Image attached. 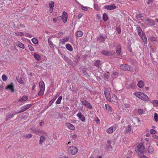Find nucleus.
<instances>
[{
  "label": "nucleus",
  "instance_id": "23",
  "mask_svg": "<svg viewBox=\"0 0 158 158\" xmlns=\"http://www.w3.org/2000/svg\"><path fill=\"white\" fill-rule=\"evenodd\" d=\"M154 151V148L152 146H149L148 148V152L150 154L152 153Z\"/></svg>",
  "mask_w": 158,
  "mask_h": 158
},
{
  "label": "nucleus",
  "instance_id": "53",
  "mask_svg": "<svg viewBox=\"0 0 158 158\" xmlns=\"http://www.w3.org/2000/svg\"><path fill=\"white\" fill-rule=\"evenodd\" d=\"M94 6L95 9L98 10L99 9V7L97 4H94Z\"/></svg>",
  "mask_w": 158,
  "mask_h": 158
},
{
  "label": "nucleus",
  "instance_id": "29",
  "mask_svg": "<svg viewBox=\"0 0 158 158\" xmlns=\"http://www.w3.org/2000/svg\"><path fill=\"white\" fill-rule=\"evenodd\" d=\"M46 138L44 136H41L40 139L39 141V143L42 144L45 140Z\"/></svg>",
  "mask_w": 158,
  "mask_h": 158
},
{
  "label": "nucleus",
  "instance_id": "55",
  "mask_svg": "<svg viewBox=\"0 0 158 158\" xmlns=\"http://www.w3.org/2000/svg\"><path fill=\"white\" fill-rule=\"evenodd\" d=\"M29 47V49L31 51H34V48L33 47H32L31 46H30Z\"/></svg>",
  "mask_w": 158,
  "mask_h": 158
},
{
  "label": "nucleus",
  "instance_id": "20",
  "mask_svg": "<svg viewBox=\"0 0 158 158\" xmlns=\"http://www.w3.org/2000/svg\"><path fill=\"white\" fill-rule=\"evenodd\" d=\"M143 96L141 99L144 101L148 102L149 101V99L148 96L145 94H142Z\"/></svg>",
  "mask_w": 158,
  "mask_h": 158
},
{
  "label": "nucleus",
  "instance_id": "26",
  "mask_svg": "<svg viewBox=\"0 0 158 158\" xmlns=\"http://www.w3.org/2000/svg\"><path fill=\"white\" fill-rule=\"evenodd\" d=\"M137 85L139 87L142 88L144 85V82L142 81H139L138 82Z\"/></svg>",
  "mask_w": 158,
  "mask_h": 158
},
{
  "label": "nucleus",
  "instance_id": "28",
  "mask_svg": "<svg viewBox=\"0 0 158 158\" xmlns=\"http://www.w3.org/2000/svg\"><path fill=\"white\" fill-rule=\"evenodd\" d=\"M105 107L106 109L109 112H111L112 111V109L110 106L107 104H106Z\"/></svg>",
  "mask_w": 158,
  "mask_h": 158
},
{
  "label": "nucleus",
  "instance_id": "51",
  "mask_svg": "<svg viewBox=\"0 0 158 158\" xmlns=\"http://www.w3.org/2000/svg\"><path fill=\"white\" fill-rule=\"evenodd\" d=\"M156 131L153 129H151L150 130V132L151 134H154L156 133Z\"/></svg>",
  "mask_w": 158,
  "mask_h": 158
},
{
  "label": "nucleus",
  "instance_id": "25",
  "mask_svg": "<svg viewBox=\"0 0 158 158\" xmlns=\"http://www.w3.org/2000/svg\"><path fill=\"white\" fill-rule=\"evenodd\" d=\"M83 32L81 31H78L76 32V35L77 38L81 37L83 35Z\"/></svg>",
  "mask_w": 158,
  "mask_h": 158
},
{
  "label": "nucleus",
  "instance_id": "61",
  "mask_svg": "<svg viewBox=\"0 0 158 158\" xmlns=\"http://www.w3.org/2000/svg\"><path fill=\"white\" fill-rule=\"evenodd\" d=\"M147 156L144 155H142L140 156V158H146Z\"/></svg>",
  "mask_w": 158,
  "mask_h": 158
},
{
  "label": "nucleus",
  "instance_id": "15",
  "mask_svg": "<svg viewBox=\"0 0 158 158\" xmlns=\"http://www.w3.org/2000/svg\"><path fill=\"white\" fill-rule=\"evenodd\" d=\"M66 126L68 128L72 130L73 131L75 129V127L73 125L69 123H66Z\"/></svg>",
  "mask_w": 158,
  "mask_h": 158
},
{
  "label": "nucleus",
  "instance_id": "17",
  "mask_svg": "<svg viewBox=\"0 0 158 158\" xmlns=\"http://www.w3.org/2000/svg\"><path fill=\"white\" fill-rule=\"evenodd\" d=\"M15 45L17 46H18L20 48L22 49H24L25 48V46L24 45L22 44V43L20 42L19 41L16 42Z\"/></svg>",
  "mask_w": 158,
  "mask_h": 158
},
{
  "label": "nucleus",
  "instance_id": "39",
  "mask_svg": "<svg viewBox=\"0 0 158 158\" xmlns=\"http://www.w3.org/2000/svg\"><path fill=\"white\" fill-rule=\"evenodd\" d=\"M45 89H40V90L38 93L39 95L41 96L44 94Z\"/></svg>",
  "mask_w": 158,
  "mask_h": 158
},
{
  "label": "nucleus",
  "instance_id": "38",
  "mask_svg": "<svg viewBox=\"0 0 158 158\" xmlns=\"http://www.w3.org/2000/svg\"><path fill=\"white\" fill-rule=\"evenodd\" d=\"M152 103L154 106H158V100H153Z\"/></svg>",
  "mask_w": 158,
  "mask_h": 158
},
{
  "label": "nucleus",
  "instance_id": "33",
  "mask_svg": "<svg viewBox=\"0 0 158 158\" xmlns=\"http://www.w3.org/2000/svg\"><path fill=\"white\" fill-rule=\"evenodd\" d=\"M34 56L37 60H40L41 59L40 56L37 54L34 53Z\"/></svg>",
  "mask_w": 158,
  "mask_h": 158
},
{
  "label": "nucleus",
  "instance_id": "8",
  "mask_svg": "<svg viewBox=\"0 0 158 158\" xmlns=\"http://www.w3.org/2000/svg\"><path fill=\"white\" fill-rule=\"evenodd\" d=\"M31 106V105L30 104H28L22 106L21 108V110L19 112H17L16 113H19L20 112H22L25 111L27 109H29Z\"/></svg>",
  "mask_w": 158,
  "mask_h": 158
},
{
  "label": "nucleus",
  "instance_id": "32",
  "mask_svg": "<svg viewBox=\"0 0 158 158\" xmlns=\"http://www.w3.org/2000/svg\"><path fill=\"white\" fill-rule=\"evenodd\" d=\"M131 127L130 125H128L126 128V132L127 133H131Z\"/></svg>",
  "mask_w": 158,
  "mask_h": 158
},
{
  "label": "nucleus",
  "instance_id": "27",
  "mask_svg": "<svg viewBox=\"0 0 158 158\" xmlns=\"http://www.w3.org/2000/svg\"><path fill=\"white\" fill-rule=\"evenodd\" d=\"M65 47L67 49L70 51H73V48L72 46L69 44H67L66 45Z\"/></svg>",
  "mask_w": 158,
  "mask_h": 158
},
{
  "label": "nucleus",
  "instance_id": "37",
  "mask_svg": "<svg viewBox=\"0 0 158 158\" xmlns=\"http://www.w3.org/2000/svg\"><path fill=\"white\" fill-rule=\"evenodd\" d=\"M28 99V98L26 96H24L22 97L19 100V102H23L26 101Z\"/></svg>",
  "mask_w": 158,
  "mask_h": 158
},
{
  "label": "nucleus",
  "instance_id": "22",
  "mask_svg": "<svg viewBox=\"0 0 158 158\" xmlns=\"http://www.w3.org/2000/svg\"><path fill=\"white\" fill-rule=\"evenodd\" d=\"M111 141L110 140H108L107 141V144L106 145V148H108L109 151H110L112 149V146L111 145Z\"/></svg>",
  "mask_w": 158,
  "mask_h": 158
},
{
  "label": "nucleus",
  "instance_id": "21",
  "mask_svg": "<svg viewBox=\"0 0 158 158\" xmlns=\"http://www.w3.org/2000/svg\"><path fill=\"white\" fill-rule=\"evenodd\" d=\"M134 94L137 97L140 99H141L143 96L142 94H143V93L140 92H137L135 93Z\"/></svg>",
  "mask_w": 158,
  "mask_h": 158
},
{
  "label": "nucleus",
  "instance_id": "63",
  "mask_svg": "<svg viewBox=\"0 0 158 158\" xmlns=\"http://www.w3.org/2000/svg\"><path fill=\"white\" fill-rule=\"evenodd\" d=\"M118 74V73L116 72H114L113 73V75L114 76H116Z\"/></svg>",
  "mask_w": 158,
  "mask_h": 158
},
{
  "label": "nucleus",
  "instance_id": "49",
  "mask_svg": "<svg viewBox=\"0 0 158 158\" xmlns=\"http://www.w3.org/2000/svg\"><path fill=\"white\" fill-rule=\"evenodd\" d=\"M158 115L156 113L154 114V118L155 120V121L156 122H157L158 121Z\"/></svg>",
  "mask_w": 158,
  "mask_h": 158
},
{
  "label": "nucleus",
  "instance_id": "13",
  "mask_svg": "<svg viewBox=\"0 0 158 158\" xmlns=\"http://www.w3.org/2000/svg\"><path fill=\"white\" fill-rule=\"evenodd\" d=\"M49 12L50 13H52L53 10V7H54V2L53 1H50L49 3Z\"/></svg>",
  "mask_w": 158,
  "mask_h": 158
},
{
  "label": "nucleus",
  "instance_id": "10",
  "mask_svg": "<svg viewBox=\"0 0 158 158\" xmlns=\"http://www.w3.org/2000/svg\"><path fill=\"white\" fill-rule=\"evenodd\" d=\"M101 53L106 56L113 55L114 53V52H109L105 50H103L101 52Z\"/></svg>",
  "mask_w": 158,
  "mask_h": 158
},
{
  "label": "nucleus",
  "instance_id": "48",
  "mask_svg": "<svg viewBox=\"0 0 158 158\" xmlns=\"http://www.w3.org/2000/svg\"><path fill=\"white\" fill-rule=\"evenodd\" d=\"M2 80L4 81H6L7 79V77L5 75H3L2 76Z\"/></svg>",
  "mask_w": 158,
  "mask_h": 158
},
{
  "label": "nucleus",
  "instance_id": "50",
  "mask_svg": "<svg viewBox=\"0 0 158 158\" xmlns=\"http://www.w3.org/2000/svg\"><path fill=\"white\" fill-rule=\"evenodd\" d=\"M24 137L25 138H31L32 137V135L31 134H27L24 135Z\"/></svg>",
  "mask_w": 158,
  "mask_h": 158
},
{
  "label": "nucleus",
  "instance_id": "7",
  "mask_svg": "<svg viewBox=\"0 0 158 158\" xmlns=\"http://www.w3.org/2000/svg\"><path fill=\"white\" fill-rule=\"evenodd\" d=\"M67 13L65 11H63L61 16V19L64 23H65L67 22Z\"/></svg>",
  "mask_w": 158,
  "mask_h": 158
},
{
  "label": "nucleus",
  "instance_id": "35",
  "mask_svg": "<svg viewBox=\"0 0 158 158\" xmlns=\"http://www.w3.org/2000/svg\"><path fill=\"white\" fill-rule=\"evenodd\" d=\"M112 101L114 102H117L118 101V98L115 95H113L112 97Z\"/></svg>",
  "mask_w": 158,
  "mask_h": 158
},
{
  "label": "nucleus",
  "instance_id": "42",
  "mask_svg": "<svg viewBox=\"0 0 158 158\" xmlns=\"http://www.w3.org/2000/svg\"><path fill=\"white\" fill-rule=\"evenodd\" d=\"M32 41L34 44H37L38 43V40L35 38H33L31 40Z\"/></svg>",
  "mask_w": 158,
  "mask_h": 158
},
{
  "label": "nucleus",
  "instance_id": "59",
  "mask_svg": "<svg viewBox=\"0 0 158 158\" xmlns=\"http://www.w3.org/2000/svg\"><path fill=\"white\" fill-rule=\"evenodd\" d=\"M26 36L28 37H32V35L31 34H30L29 33L26 34Z\"/></svg>",
  "mask_w": 158,
  "mask_h": 158
},
{
  "label": "nucleus",
  "instance_id": "40",
  "mask_svg": "<svg viewBox=\"0 0 158 158\" xmlns=\"http://www.w3.org/2000/svg\"><path fill=\"white\" fill-rule=\"evenodd\" d=\"M105 37L103 36L102 35H101L100 37L98 38V40L101 41L102 42H103L105 40Z\"/></svg>",
  "mask_w": 158,
  "mask_h": 158
},
{
  "label": "nucleus",
  "instance_id": "60",
  "mask_svg": "<svg viewBox=\"0 0 158 158\" xmlns=\"http://www.w3.org/2000/svg\"><path fill=\"white\" fill-rule=\"evenodd\" d=\"M152 137L153 138H155V139H158V136H157V135H153L152 136Z\"/></svg>",
  "mask_w": 158,
  "mask_h": 158
},
{
  "label": "nucleus",
  "instance_id": "45",
  "mask_svg": "<svg viewBox=\"0 0 158 158\" xmlns=\"http://www.w3.org/2000/svg\"><path fill=\"white\" fill-rule=\"evenodd\" d=\"M59 95V94H57V95L56 96H55L53 98V99H52L50 102V103L51 104H52L54 102L55 100L57 98V97Z\"/></svg>",
  "mask_w": 158,
  "mask_h": 158
},
{
  "label": "nucleus",
  "instance_id": "1",
  "mask_svg": "<svg viewBox=\"0 0 158 158\" xmlns=\"http://www.w3.org/2000/svg\"><path fill=\"white\" fill-rule=\"evenodd\" d=\"M143 22L147 25V27L154 26L155 25V21L152 19H145L143 20Z\"/></svg>",
  "mask_w": 158,
  "mask_h": 158
},
{
  "label": "nucleus",
  "instance_id": "2",
  "mask_svg": "<svg viewBox=\"0 0 158 158\" xmlns=\"http://www.w3.org/2000/svg\"><path fill=\"white\" fill-rule=\"evenodd\" d=\"M68 152L72 155H75L77 152V148L74 146L70 147L68 150Z\"/></svg>",
  "mask_w": 158,
  "mask_h": 158
},
{
  "label": "nucleus",
  "instance_id": "3",
  "mask_svg": "<svg viewBox=\"0 0 158 158\" xmlns=\"http://www.w3.org/2000/svg\"><path fill=\"white\" fill-rule=\"evenodd\" d=\"M104 91L106 99L109 102H111L109 90L105 88L104 89Z\"/></svg>",
  "mask_w": 158,
  "mask_h": 158
},
{
  "label": "nucleus",
  "instance_id": "44",
  "mask_svg": "<svg viewBox=\"0 0 158 158\" xmlns=\"http://www.w3.org/2000/svg\"><path fill=\"white\" fill-rule=\"evenodd\" d=\"M136 18L137 19H140L142 17V15L140 13L137 14L136 15Z\"/></svg>",
  "mask_w": 158,
  "mask_h": 158
},
{
  "label": "nucleus",
  "instance_id": "46",
  "mask_svg": "<svg viewBox=\"0 0 158 158\" xmlns=\"http://www.w3.org/2000/svg\"><path fill=\"white\" fill-rule=\"evenodd\" d=\"M136 86V83H132L130 85L129 87L133 89L135 88Z\"/></svg>",
  "mask_w": 158,
  "mask_h": 158
},
{
  "label": "nucleus",
  "instance_id": "58",
  "mask_svg": "<svg viewBox=\"0 0 158 158\" xmlns=\"http://www.w3.org/2000/svg\"><path fill=\"white\" fill-rule=\"evenodd\" d=\"M82 16V14H80L78 15V18L79 19H80Z\"/></svg>",
  "mask_w": 158,
  "mask_h": 158
},
{
  "label": "nucleus",
  "instance_id": "24",
  "mask_svg": "<svg viewBox=\"0 0 158 158\" xmlns=\"http://www.w3.org/2000/svg\"><path fill=\"white\" fill-rule=\"evenodd\" d=\"M39 87L40 89H45L44 83L43 81H41L39 84Z\"/></svg>",
  "mask_w": 158,
  "mask_h": 158
},
{
  "label": "nucleus",
  "instance_id": "36",
  "mask_svg": "<svg viewBox=\"0 0 158 158\" xmlns=\"http://www.w3.org/2000/svg\"><path fill=\"white\" fill-rule=\"evenodd\" d=\"M16 80L19 83L21 84H23L24 82L22 79L19 77H18L16 78Z\"/></svg>",
  "mask_w": 158,
  "mask_h": 158
},
{
  "label": "nucleus",
  "instance_id": "30",
  "mask_svg": "<svg viewBox=\"0 0 158 158\" xmlns=\"http://www.w3.org/2000/svg\"><path fill=\"white\" fill-rule=\"evenodd\" d=\"M95 65L97 67H101L102 65L101 61L99 60L96 61L95 63Z\"/></svg>",
  "mask_w": 158,
  "mask_h": 158
},
{
  "label": "nucleus",
  "instance_id": "62",
  "mask_svg": "<svg viewBox=\"0 0 158 158\" xmlns=\"http://www.w3.org/2000/svg\"><path fill=\"white\" fill-rule=\"evenodd\" d=\"M59 158H69L68 157H67L64 156H60Z\"/></svg>",
  "mask_w": 158,
  "mask_h": 158
},
{
  "label": "nucleus",
  "instance_id": "9",
  "mask_svg": "<svg viewBox=\"0 0 158 158\" xmlns=\"http://www.w3.org/2000/svg\"><path fill=\"white\" fill-rule=\"evenodd\" d=\"M116 6L114 4H112L109 5H106L104 6V8L108 10H112L116 8Z\"/></svg>",
  "mask_w": 158,
  "mask_h": 158
},
{
  "label": "nucleus",
  "instance_id": "14",
  "mask_svg": "<svg viewBox=\"0 0 158 158\" xmlns=\"http://www.w3.org/2000/svg\"><path fill=\"white\" fill-rule=\"evenodd\" d=\"M136 30L137 31L138 34L140 37L142 36V35L144 34V32L139 27L137 26L136 27Z\"/></svg>",
  "mask_w": 158,
  "mask_h": 158
},
{
  "label": "nucleus",
  "instance_id": "41",
  "mask_svg": "<svg viewBox=\"0 0 158 158\" xmlns=\"http://www.w3.org/2000/svg\"><path fill=\"white\" fill-rule=\"evenodd\" d=\"M62 99V97L61 96H60L57 99L56 102V104H60V103Z\"/></svg>",
  "mask_w": 158,
  "mask_h": 158
},
{
  "label": "nucleus",
  "instance_id": "52",
  "mask_svg": "<svg viewBox=\"0 0 158 158\" xmlns=\"http://www.w3.org/2000/svg\"><path fill=\"white\" fill-rule=\"evenodd\" d=\"M81 8L82 9L86 11L88 10V8L86 7L81 6Z\"/></svg>",
  "mask_w": 158,
  "mask_h": 158
},
{
  "label": "nucleus",
  "instance_id": "47",
  "mask_svg": "<svg viewBox=\"0 0 158 158\" xmlns=\"http://www.w3.org/2000/svg\"><path fill=\"white\" fill-rule=\"evenodd\" d=\"M124 107L127 109V110H129V109L130 108V105L128 104L125 103L124 104Z\"/></svg>",
  "mask_w": 158,
  "mask_h": 158
},
{
  "label": "nucleus",
  "instance_id": "34",
  "mask_svg": "<svg viewBox=\"0 0 158 158\" xmlns=\"http://www.w3.org/2000/svg\"><path fill=\"white\" fill-rule=\"evenodd\" d=\"M108 15L105 13L103 14L102 19L105 21H106L108 19Z\"/></svg>",
  "mask_w": 158,
  "mask_h": 158
},
{
  "label": "nucleus",
  "instance_id": "54",
  "mask_svg": "<svg viewBox=\"0 0 158 158\" xmlns=\"http://www.w3.org/2000/svg\"><path fill=\"white\" fill-rule=\"evenodd\" d=\"M117 31L118 34H120L121 32V29L119 27H118L117 28Z\"/></svg>",
  "mask_w": 158,
  "mask_h": 158
},
{
  "label": "nucleus",
  "instance_id": "18",
  "mask_svg": "<svg viewBox=\"0 0 158 158\" xmlns=\"http://www.w3.org/2000/svg\"><path fill=\"white\" fill-rule=\"evenodd\" d=\"M121 52V46L118 44L116 46V53L118 55H120Z\"/></svg>",
  "mask_w": 158,
  "mask_h": 158
},
{
  "label": "nucleus",
  "instance_id": "64",
  "mask_svg": "<svg viewBox=\"0 0 158 158\" xmlns=\"http://www.w3.org/2000/svg\"><path fill=\"white\" fill-rule=\"evenodd\" d=\"M57 20V19L56 18H55L53 19V21L54 22H56Z\"/></svg>",
  "mask_w": 158,
  "mask_h": 158
},
{
  "label": "nucleus",
  "instance_id": "16",
  "mask_svg": "<svg viewBox=\"0 0 158 158\" xmlns=\"http://www.w3.org/2000/svg\"><path fill=\"white\" fill-rule=\"evenodd\" d=\"M6 89H10L12 92H13L14 91V86L12 83H11L10 85H8L6 86Z\"/></svg>",
  "mask_w": 158,
  "mask_h": 158
},
{
  "label": "nucleus",
  "instance_id": "43",
  "mask_svg": "<svg viewBox=\"0 0 158 158\" xmlns=\"http://www.w3.org/2000/svg\"><path fill=\"white\" fill-rule=\"evenodd\" d=\"M15 34L17 36H22L23 35V34L21 32L17 31L15 33Z\"/></svg>",
  "mask_w": 158,
  "mask_h": 158
},
{
  "label": "nucleus",
  "instance_id": "12",
  "mask_svg": "<svg viewBox=\"0 0 158 158\" xmlns=\"http://www.w3.org/2000/svg\"><path fill=\"white\" fill-rule=\"evenodd\" d=\"M77 116L83 122H84L85 120V118L82 114L81 112H79L77 114Z\"/></svg>",
  "mask_w": 158,
  "mask_h": 158
},
{
  "label": "nucleus",
  "instance_id": "31",
  "mask_svg": "<svg viewBox=\"0 0 158 158\" xmlns=\"http://www.w3.org/2000/svg\"><path fill=\"white\" fill-rule=\"evenodd\" d=\"M143 40V41L145 44H147L148 41L147 38L145 34L142 35V36L140 37Z\"/></svg>",
  "mask_w": 158,
  "mask_h": 158
},
{
  "label": "nucleus",
  "instance_id": "56",
  "mask_svg": "<svg viewBox=\"0 0 158 158\" xmlns=\"http://www.w3.org/2000/svg\"><path fill=\"white\" fill-rule=\"evenodd\" d=\"M48 43L49 44V45H50V46H52V45H53V44H52V41L51 40H48Z\"/></svg>",
  "mask_w": 158,
  "mask_h": 158
},
{
  "label": "nucleus",
  "instance_id": "57",
  "mask_svg": "<svg viewBox=\"0 0 158 158\" xmlns=\"http://www.w3.org/2000/svg\"><path fill=\"white\" fill-rule=\"evenodd\" d=\"M138 112L140 114H142L143 113V111L141 109H139L138 110Z\"/></svg>",
  "mask_w": 158,
  "mask_h": 158
},
{
  "label": "nucleus",
  "instance_id": "6",
  "mask_svg": "<svg viewBox=\"0 0 158 158\" xmlns=\"http://www.w3.org/2000/svg\"><path fill=\"white\" fill-rule=\"evenodd\" d=\"M138 151L141 153H143L145 149V147L142 144H139L137 146Z\"/></svg>",
  "mask_w": 158,
  "mask_h": 158
},
{
  "label": "nucleus",
  "instance_id": "19",
  "mask_svg": "<svg viewBox=\"0 0 158 158\" xmlns=\"http://www.w3.org/2000/svg\"><path fill=\"white\" fill-rule=\"evenodd\" d=\"M69 40V39L68 37H65L63 38L62 40H60V43L64 44L66 42H68Z\"/></svg>",
  "mask_w": 158,
  "mask_h": 158
},
{
  "label": "nucleus",
  "instance_id": "11",
  "mask_svg": "<svg viewBox=\"0 0 158 158\" xmlns=\"http://www.w3.org/2000/svg\"><path fill=\"white\" fill-rule=\"evenodd\" d=\"M116 130L115 127L113 125L108 128L106 130V132L109 134H111Z\"/></svg>",
  "mask_w": 158,
  "mask_h": 158
},
{
  "label": "nucleus",
  "instance_id": "4",
  "mask_svg": "<svg viewBox=\"0 0 158 158\" xmlns=\"http://www.w3.org/2000/svg\"><path fill=\"white\" fill-rule=\"evenodd\" d=\"M81 103L82 105L89 109L91 110L92 109L93 107L86 100H83L81 101Z\"/></svg>",
  "mask_w": 158,
  "mask_h": 158
},
{
  "label": "nucleus",
  "instance_id": "5",
  "mask_svg": "<svg viewBox=\"0 0 158 158\" xmlns=\"http://www.w3.org/2000/svg\"><path fill=\"white\" fill-rule=\"evenodd\" d=\"M120 68L122 70L125 71H129L131 69V67L128 65L121 64Z\"/></svg>",
  "mask_w": 158,
  "mask_h": 158
}]
</instances>
